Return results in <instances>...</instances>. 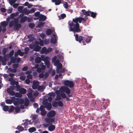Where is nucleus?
Returning a JSON list of instances; mask_svg holds the SVG:
<instances>
[{
  "label": "nucleus",
  "mask_w": 133,
  "mask_h": 133,
  "mask_svg": "<svg viewBox=\"0 0 133 133\" xmlns=\"http://www.w3.org/2000/svg\"><path fill=\"white\" fill-rule=\"evenodd\" d=\"M82 21L81 17L73 18L72 22L69 21L68 23L69 26V30L70 31L74 32V35H75L76 32H81V29L79 28V24L78 22L80 23Z\"/></svg>",
  "instance_id": "nucleus-1"
},
{
  "label": "nucleus",
  "mask_w": 133,
  "mask_h": 133,
  "mask_svg": "<svg viewBox=\"0 0 133 133\" xmlns=\"http://www.w3.org/2000/svg\"><path fill=\"white\" fill-rule=\"evenodd\" d=\"M74 35L75 36L76 40L77 41H78L80 43L82 42L84 45L86 44L84 39L85 40L86 43H88L90 42L92 39V37L90 36H87L83 37L80 36L78 37V35L77 34H75V35Z\"/></svg>",
  "instance_id": "nucleus-2"
},
{
  "label": "nucleus",
  "mask_w": 133,
  "mask_h": 133,
  "mask_svg": "<svg viewBox=\"0 0 133 133\" xmlns=\"http://www.w3.org/2000/svg\"><path fill=\"white\" fill-rule=\"evenodd\" d=\"M42 57V61L44 62V64L48 68L50 67V62L49 61V57L48 56L45 57L43 55L41 56Z\"/></svg>",
  "instance_id": "nucleus-3"
},
{
  "label": "nucleus",
  "mask_w": 133,
  "mask_h": 133,
  "mask_svg": "<svg viewBox=\"0 0 133 133\" xmlns=\"http://www.w3.org/2000/svg\"><path fill=\"white\" fill-rule=\"evenodd\" d=\"M74 81H70L68 80L65 81L64 82V85L68 87H69L70 88H72L74 85Z\"/></svg>",
  "instance_id": "nucleus-4"
},
{
  "label": "nucleus",
  "mask_w": 133,
  "mask_h": 133,
  "mask_svg": "<svg viewBox=\"0 0 133 133\" xmlns=\"http://www.w3.org/2000/svg\"><path fill=\"white\" fill-rule=\"evenodd\" d=\"M24 14L22 13L20 14L18 17V18H21L20 22L21 23L24 22L27 19V17L26 16H24Z\"/></svg>",
  "instance_id": "nucleus-5"
},
{
  "label": "nucleus",
  "mask_w": 133,
  "mask_h": 133,
  "mask_svg": "<svg viewBox=\"0 0 133 133\" xmlns=\"http://www.w3.org/2000/svg\"><path fill=\"white\" fill-rule=\"evenodd\" d=\"M10 60L12 63H18L20 62L21 58L20 57L16 58L14 56H12L10 58Z\"/></svg>",
  "instance_id": "nucleus-6"
},
{
  "label": "nucleus",
  "mask_w": 133,
  "mask_h": 133,
  "mask_svg": "<svg viewBox=\"0 0 133 133\" xmlns=\"http://www.w3.org/2000/svg\"><path fill=\"white\" fill-rule=\"evenodd\" d=\"M60 89L61 92H65L67 94H69L70 92V89L66 87H62L60 88Z\"/></svg>",
  "instance_id": "nucleus-7"
},
{
  "label": "nucleus",
  "mask_w": 133,
  "mask_h": 133,
  "mask_svg": "<svg viewBox=\"0 0 133 133\" xmlns=\"http://www.w3.org/2000/svg\"><path fill=\"white\" fill-rule=\"evenodd\" d=\"M21 26L20 24L18 23V22L16 21H14V29L15 30H18Z\"/></svg>",
  "instance_id": "nucleus-8"
},
{
  "label": "nucleus",
  "mask_w": 133,
  "mask_h": 133,
  "mask_svg": "<svg viewBox=\"0 0 133 133\" xmlns=\"http://www.w3.org/2000/svg\"><path fill=\"white\" fill-rule=\"evenodd\" d=\"M31 120H29L28 119L25 120V122L23 124H22L21 125H24L25 126L24 128H26V127L29 125L32 124V122H31Z\"/></svg>",
  "instance_id": "nucleus-9"
},
{
  "label": "nucleus",
  "mask_w": 133,
  "mask_h": 133,
  "mask_svg": "<svg viewBox=\"0 0 133 133\" xmlns=\"http://www.w3.org/2000/svg\"><path fill=\"white\" fill-rule=\"evenodd\" d=\"M56 112L54 110H51L49 111L47 114V116L49 117H52L55 115Z\"/></svg>",
  "instance_id": "nucleus-10"
},
{
  "label": "nucleus",
  "mask_w": 133,
  "mask_h": 133,
  "mask_svg": "<svg viewBox=\"0 0 133 133\" xmlns=\"http://www.w3.org/2000/svg\"><path fill=\"white\" fill-rule=\"evenodd\" d=\"M13 87H11V89L10 88H8L7 89V92L11 96H14L15 94V92L13 90Z\"/></svg>",
  "instance_id": "nucleus-11"
},
{
  "label": "nucleus",
  "mask_w": 133,
  "mask_h": 133,
  "mask_svg": "<svg viewBox=\"0 0 133 133\" xmlns=\"http://www.w3.org/2000/svg\"><path fill=\"white\" fill-rule=\"evenodd\" d=\"M45 120L47 123H50V122L53 123L54 122L55 118H46L45 119Z\"/></svg>",
  "instance_id": "nucleus-12"
},
{
  "label": "nucleus",
  "mask_w": 133,
  "mask_h": 133,
  "mask_svg": "<svg viewBox=\"0 0 133 133\" xmlns=\"http://www.w3.org/2000/svg\"><path fill=\"white\" fill-rule=\"evenodd\" d=\"M44 104V105L45 108H47L48 110H50L51 109L52 106L51 103L46 102Z\"/></svg>",
  "instance_id": "nucleus-13"
},
{
  "label": "nucleus",
  "mask_w": 133,
  "mask_h": 133,
  "mask_svg": "<svg viewBox=\"0 0 133 133\" xmlns=\"http://www.w3.org/2000/svg\"><path fill=\"white\" fill-rule=\"evenodd\" d=\"M82 12L83 13V14L87 16H90V13L91 11H87L84 10H82Z\"/></svg>",
  "instance_id": "nucleus-14"
},
{
  "label": "nucleus",
  "mask_w": 133,
  "mask_h": 133,
  "mask_svg": "<svg viewBox=\"0 0 133 133\" xmlns=\"http://www.w3.org/2000/svg\"><path fill=\"white\" fill-rule=\"evenodd\" d=\"M41 61H42V57H40L39 56L36 57L35 59V62L37 64L40 63Z\"/></svg>",
  "instance_id": "nucleus-15"
},
{
  "label": "nucleus",
  "mask_w": 133,
  "mask_h": 133,
  "mask_svg": "<svg viewBox=\"0 0 133 133\" xmlns=\"http://www.w3.org/2000/svg\"><path fill=\"white\" fill-rule=\"evenodd\" d=\"M39 21H43L45 20L46 19L45 16L42 14L40 15L39 16Z\"/></svg>",
  "instance_id": "nucleus-16"
},
{
  "label": "nucleus",
  "mask_w": 133,
  "mask_h": 133,
  "mask_svg": "<svg viewBox=\"0 0 133 133\" xmlns=\"http://www.w3.org/2000/svg\"><path fill=\"white\" fill-rule=\"evenodd\" d=\"M38 81H36L34 82H33L32 85V88L34 89H36L38 85Z\"/></svg>",
  "instance_id": "nucleus-17"
},
{
  "label": "nucleus",
  "mask_w": 133,
  "mask_h": 133,
  "mask_svg": "<svg viewBox=\"0 0 133 133\" xmlns=\"http://www.w3.org/2000/svg\"><path fill=\"white\" fill-rule=\"evenodd\" d=\"M55 128V126L53 125H51L49 126L48 128V130L50 131H54Z\"/></svg>",
  "instance_id": "nucleus-18"
},
{
  "label": "nucleus",
  "mask_w": 133,
  "mask_h": 133,
  "mask_svg": "<svg viewBox=\"0 0 133 133\" xmlns=\"http://www.w3.org/2000/svg\"><path fill=\"white\" fill-rule=\"evenodd\" d=\"M52 2H55V5H59L61 3V0H52Z\"/></svg>",
  "instance_id": "nucleus-19"
},
{
  "label": "nucleus",
  "mask_w": 133,
  "mask_h": 133,
  "mask_svg": "<svg viewBox=\"0 0 133 133\" xmlns=\"http://www.w3.org/2000/svg\"><path fill=\"white\" fill-rule=\"evenodd\" d=\"M21 94H25L26 92V90L24 88H21L19 91Z\"/></svg>",
  "instance_id": "nucleus-20"
},
{
  "label": "nucleus",
  "mask_w": 133,
  "mask_h": 133,
  "mask_svg": "<svg viewBox=\"0 0 133 133\" xmlns=\"http://www.w3.org/2000/svg\"><path fill=\"white\" fill-rule=\"evenodd\" d=\"M14 110H15V112H14L15 114H16L18 113L20 110V108L19 107H14Z\"/></svg>",
  "instance_id": "nucleus-21"
},
{
  "label": "nucleus",
  "mask_w": 133,
  "mask_h": 133,
  "mask_svg": "<svg viewBox=\"0 0 133 133\" xmlns=\"http://www.w3.org/2000/svg\"><path fill=\"white\" fill-rule=\"evenodd\" d=\"M47 49L45 47H44L42 48L41 51V52L42 54H46Z\"/></svg>",
  "instance_id": "nucleus-22"
},
{
  "label": "nucleus",
  "mask_w": 133,
  "mask_h": 133,
  "mask_svg": "<svg viewBox=\"0 0 133 133\" xmlns=\"http://www.w3.org/2000/svg\"><path fill=\"white\" fill-rule=\"evenodd\" d=\"M41 47L39 45H37L34 48V50L36 51H38L40 50Z\"/></svg>",
  "instance_id": "nucleus-23"
},
{
  "label": "nucleus",
  "mask_w": 133,
  "mask_h": 133,
  "mask_svg": "<svg viewBox=\"0 0 133 133\" xmlns=\"http://www.w3.org/2000/svg\"><path fill=\"white\" fill-rule=\"evenodd\" d=\"M50 42L52 44H55L56 42V37H54L51 38L50 40Z\"/></svg>",
  "instance_id": "nucleus-24"
},
{
  "label": "nucleus",
  "mask_w": 133,
  "mask_h": 133,
  "mask_svg": "<svg viewBox=\"0 0 133 133\" xmlns=\"http://www.w3.org/2000/svg\"><path fill=\"white\" fill-rule=\"evenodd\" d=\"M28 130L29 132L31 133L35 131L36 130V129L35 127H32L29 129Z\"/></svg>",
  "instance_id": "nucleus-25"
},
{
  "label": "nucleus",
  "mask_w": 133,
  "mask_h": 133,
  "mask_svg": "<svg viewBox=\"0 0 133 133\" xmlns=\"http://www.w3.org/2000/svg\"><path fill=\"white\" fill-rule=\"evenodd\" d=\"M1 24L3 27H5L8 24V22L5 21H4L1 22Z\"/></svg>",
  "instance_id": "nucleus-26"
},
{
  "label": "nucleus",
  "mask_w": 133,
  "mask_h": 133,
  "mask_svg": "<svg viewBox=\"0 0 133 133\" xmlns=\"http://www.w3.org/2000/svg\"><path fill=\"white\" fill-rule=\"evenodd\" d=\"M17 52L18 54L21 56H22L24 55V53L23 52H22L21 50L20 49L18 50Z\"/></svg>",
  "instance_id": "nucleus-27"
},
{
  "label": "nucleus",
  "mask_w": 133,
  "mask_h": 133,
  "mask_svg": "<svg viewBox=\"0 0 133 133\" xmlns=\"http://www.w3.org/2000/svg\"><path fill=\"white\" fill-rule=\"evenodd\" d=\"M52 33L51 30L50 29H47L46 32V34L48 35H49L51 34Z\"/></svg>",
  "instance_id": "nucleus-28"
},
{
  "label": "nucleus",
  "mask_w": 133,
  "mask_h": 133,
  "mask_svg": "<svg viewBox=\"0 0 133 133\" xmlns=\"http://www.w3.org/2000/svg\"><path fill=\"white\" fill-rule=\"evenodd\" d=\"M8 70L9 71H10L12 73H15L17 71L16 69H12L10 68H9Z\"/></svg>",
  "instance_id": "nucleus-29"
},
{
  "label": "nucleus",
  "mask_w": 133,
  "mask_h": 133,
  "mask_svg": "<svg viewBox=\"0 0 133 133\" xmlns=\"http://www.w3.org/2000/svg\"><path fill=\"white\" fill-rule=\"evenodd\" d=\"M29 99L27 98L25 99L24 103V105L27 106L29 105Z\"/></svg>",
  "instance_id": "nucleus-30"
},
{
  "label": "nucleus",
  "mask_w": 133,
  "mask_h": 133,
  "mask_svg": "<svg viewBox=\"0 0 133 133\" xmlns=\"http://www.w3.org/2000/svg\"><path fill=\"white\" fill-rule=\"evenodd\" d=\"M16 129L20 131H22L24 130V129L21 126L18 125Z\"/></svg>",
  "instance_id": "nucleus-31"
},
{
  "label": "nucleus",
  "mask_w": 133,
  "mask_h": 133,
  "mask_svg": "<svg viewBox=\"0 0 133 133\" xmlns=\"http://www.w3.org/2000/svg\"><path fill=\"white\" fill-rule=\"evenodd\" d=\"M14 110V107L13 106L11 105L10 107V109L8 111L9 113L12 112Z\"/></svg>",
  "instance_id": "nucleus-32"
},
{
  "label": "nucleus",
  "mask_w": 133,
  "mask_h": 133,
  "mask_svg": "<svg viewBox=\"0 0 133 133\" xmlns=\"http://www.w3.org/2000/svg\"><path fill=\"white\" fill-rule=\"evenodd\" d=\"M97 14L96 13L91 11L90 13V14L91 15L90 16L93 18H95L96 17Z\"/></svg>",
  "instance_id": "nucleus-33"
},
{
  "label": "nucleus",
  "mask_w": 133,
  "mask_h": 133,
  "mask_svg": "<svg viewBox=\"0 0 133 133\" xmlns=\"http://www.w3.org/2000/svg\"><path fill=\"white\" fill-rule=\"evenodd\" d=\"M5 102L6 104H10L12 103V100L9 99H7L5 100Z\"/></svg>",
  "instance_id": "nucleus-34"
},
{
  "label": "nucleus",
  "mask_w": 133,
  "mask_h": 133,
  "mask_svg": "<svg viewBox=\"0 0 133 133\" xmlns=\"http://www.w3.org/2000/svg\"><path fill=\"white\" fill-rule=\"evenodd\" d=\"M52 106L54 107H56L57 106L58 103L57 102L53 101L52 103Z\"/></svg>",
  "instance_id": "nucleus-35"
},
{
  "label": "nucleus",
  "mask_w": 133,
  "mask_h": 133,
  "mask_svg": "<svg viewBox=\"0 0 133 133\" xmlns=\"http://www.w3.org/2000/svg\"><path fill=\"white\" fill-rule=\"evenodd\" d=\"M44 25V23L40 22L38 24V26L39 28L43 27Z\"/></svg>",
  "instance_id": "nucleus-36"
},
{
  "label": "nucleus",
  "mask_w": 133,
  "mask_h": 133,
  "mask_svg": "<svg viewBox=\"0 0 133 133\" xmlns=\"http://www.w3.org/2000/svg\"><path fill=\"white\" fill-rule=\"evenodd\" d=\"M23 12L25 15H28L30 14L29 10H27L25 8L23 10Z\"/></svg>",
  "instance_id": "nucleus-37"
},
{
  "label": "nucleus",
  "mask_w": 133,
  "mask_h": 133,
  "mask_svg": "<svg viewBox=\"0 0 133 133\" xmlns=\"http://www.w3.org/2000/svg\"><path fill=\"white\" fill-rule=\"evenodd\" d=\"M17 0H9V3L11 5H12L13 4L16 2Z\"/></svg>",
  "instance_id": "nucleus-38"
},
{
  "label": "nucleus",
  "mask_w": 133,
  "mask_h": 133,
  "mask_svg": "<svg viewBox=\"0 0 133 133\" xmlns=\"http://www.w3.org/2000/svg\"><path fill=\"white\" fill-rule=\"evenodd\" d=\"M62 65L61 63H59L57 66V69L59 70L62 68Z\"/></svg>",
  "instance_id": "nucleus-39"
},
{
  "label": "nucleus",
  "mask_w": 133,
  "mask_h": 133,
  "mask_svg": "<svg viewBox=\"0 0 133 133\" xmlns=\"http://www.w3.org/2000/svg\"><path fill=\"white\" fill-rule=\"evenodd\" d=\"M15 96L16 97H21L22 96V95L19 92H16V93H15Z\"/></svg>",
  "instance_id": "nucleus-40"
},
{
  "label": "nucleus",
  "mask_w": 133,
  "mask_h": 133,
  "mask_svg": "<svg viewBox=\"0 0 133 133\" xmlns=\"http://www.w3.org/2000/svg\"><path fill=\"white\" fill-rule=\"evenodd\" d=\"M9 106L6 105L4 106L3 107V110L4 111H7L9 109Z\"/></svg>",
  "instance_id": "nucleus-41"
},
{
  "label": "nucleus",
  "mask_w": 133,
  "mask_h": 133,
  "mask_svg": "<svg viewBox=\"0 0 133 133\" xmlns=\"http://www.w3.org/2000/svg\"><path fill=\"white\" fill-rule=\"evenodd\" d=\"M59 106L60 107H62L63 105V104L61 101H58L57 102Z\"/></svg>",
  "instance_id": "nucleus-42"
},
{
  "label": "nucleus",
  "mask_w": 133,
  "mask_h": 133,
  "mask_svg": "<svg viewBox=\"0 0 133 133\" xmlns=\"http://www.w3.org/2000/svg\"><path fill=\"white\" fill-rule=\"evenodd\" d=\"M61 96L59 95H57L55 98V100L57 101H58L61 100Z\"/></svg>",
  "instance_id": "nucleus-43"
},
{
  "label": "nucleus",
  "mask_w": 133,
  "mask_h": 133,
  "mask_svg": "<svg viewBox=\"0 0 133 133\" xmlns=\"http://www.w3.org/2000/svg\"><path fill=\"white\" fill-rule=\"evenodd\" d=\"M14 22L12 21H11L9 23V26L10 28L12 27L13 25H14Z\"/></svg>",
  "instance_id": "nucleus-44"
},
{
  "label": "nucleus",
  "mask_w": 133,
  "mask_h": 133,
  "mask_svg": "<svg viewBox=\"0 0 133 133\" xmlns=\"http://www.w3.org/2000/svg\"><path fill=\"white\" fill-rule=\"evenodd\" d=\"M19 66V65L18 64H14L12 65L13 68L14 69H16Z\"/></svg>",
  "instance_id": "nucleus-45"
},
{
  "label": "nucleus",
  "mask_w": 133,
  "mask_h": 133,
  "mask_svg": "<svg viewBox=\"0 0 133 133\" xmlns=\"http://www.w3.org/2000/svg\"><path fill=\"white\" fill-rule=\"evenodd\" d=\"M66 17V15L64 14H63L61 15V16L59 17V18H61L62 19H63Z\"/></svg>",
  "instance_id": "nucleus-46"
},
{
  "label": "nucleus",
  "mask_w": 133,
  "mask_h": 133,
  "mask_svg": "<svg viewBox=\"0 0 133 133\" xmlns=\"http://www.w3.org/2000/svg\"><path fill=\"white\" fill-rule=\"evenodd\" d=\"M46 112L45 110L41 111V115L42 116H44L46 114Z\"/></svg>",
  "instance_id": "nucleus-47"
},
{
  "label": "nucleus",
  "mask_w": 133,
  "mask_h": 133,
  "mask_svg": "<svg viewBox=\"0 0 133 133\" xmlns=\"http://www.w3.org/2000/svg\"><path fill=\"white\" fill-rule=\"evenodd\" d=\"M35 25L33 23H30L29 24V27L31 28H32L34 27Z\"/></svg>",
  "instance_id": "nucleus-48"
},
{
  "label": "nucleus",
  "mask_w": 133,
  "mask_h": 133,
  "mask_svg": "<svg viewBox=\"0 0 133 133\" xmlns=\"http://www.w3.org/2000/svg\"><path fill=\"white\" fill-rule=\"evenodd\" d=\"M19 104H22L24 103V100L23 99H20L18 101Z\"/></svg>",
  "instance_id": "nucleus-49"
},
{
  "label": "nucleus",
  "mask_w": 133,
  "mask_h": 133,
  "mask_svg": "<svg viewBox=\"0 0 133 133\" xmlns=\"http://www.w3.org/2000/svg\"><path fill=\"white\" fill-rule=\"evenodd\" d=\"M32 119L35 120L37 118V115L36 114H34L33 115H32Z\"/></svg>",
  "instance_id": "nucleus-50"
},
{
  "label": "nucleus",
  "mask_w": 133,
  "mask_h": 133,
  "mask_svg": "<svg viewBox=\"0 0 133 133\" xmlns=\"http://www.w3.org/2000/svg\"><path fill=\"white\" fill-rule=\"evenodd\" d=\"M40 12L39 11H37L35 13V15L36 17H38L39 16Z\"/></svg>",
  "instance_id": "nucleus-51"
},
{
  "label": "nucleus",
  "mask_w": 133,
  "mask_h": 133,
  "mask_svg": "<svg viewBox=\"0 0 133 133\" xmlns=\"http://www.w3.org/2000/svg\"><path fill=\"white\" fill-rule=\"evenodd\" d=\"M108 106V104L106 103H105V102L103 103V108L104 109H105L106 108V107Z\"/></svg>",
  "instance_id": "nucleus-52"
},
{
  "label": "nucleus",
  "mask_w": 133,
  "mask_h": 133,
  "mask_svg": "<svg viewBox=\"0 0 133 133\" xmlns=\"http://www.w3.org/2000/svg\"><path fill=\"white\" fill-rule=\"evenodd\" d=\"M16 90L17 91H19V90L21 88V87L20 85H16Z\"/></svg>",
  "instance_id": "nucleus-53"
},
{
  "label": "nucleus",
  "mask_w": 133,
  "mask_h": 133,
  "mask_svg": "<svg viewBox=\"0 0 133 133\" xmlns=\"http://www.w3.org/2000/svg\"><path fill=\"white\" fill-rule=\"evenodd\" d=\"M43 86H39L38 87L37 89L38 91H41L42 90H43L44 89Z\"/></svg>",
  "instance_id": "nucleus-54"
},
{
  "label": "nucleus",
  "mask_w": 133,
  "mask_h": 133,
  "mask_svg": "<svg viewBox=\"0 0 133 133\" xmlns=\"http://www.w3.org/2000/svg\"><path fill=\"white\" fill-rule=\"evenodd\" d=\"M52 50V48L51 47H49L47 49V50L46 52V54L50 52Z\"/></svg>",
  "instance_id": "nucleus-55"
},
{
  "label": "nucleus",
  "mask_w": 133,
  "mask_h": 133,
  "mask_svg": "<svg viewBox=\"0 0 133 133\" xmlns=\"http://www.w3.org/2000/svg\"><path fill=\"white\" fill-rule=\"evenodd\" d=\"M23 7L22 6H19L18 8V10L19 11L21 12L22 11V10L23 9Z\"/></svg>",
  "instance_id": "nucleus-56"
},
{
  "label": "nucleus",
  "mask_w": 133,
  "mask_h": 133,
  "mask_svg": "<svg viewBox=\"0 0 133 133\" xmlns=\"http://www.w3.org/2000/svg\"><path fill=\"white\" fill-rule=\"evenodd\" d=\"M27 95L28 96V97L29 98H30L31 97H33L32 95V93H28L27 94Z\"/></svg>",
  "instance_id": "nucleus-57"
},
{
  "label": "nucleus",
  "mask_w": 133,
  "mask_h": 133,
  "mask_svg": "<svg viewBox=\"0 0 133 133\" xmlns=\"http://www.w3.org/2000/svg\"><path fill=\"white\" fill-rule=\"evenodd\" d=\"M61 96L63 98H65L66 97V96L65 94L64 93H61Z\"/></svg>",
  "instance_id": "nucleus-58"
},
{
  "label": "nucleus",
  "mask_w": 133,
  "mask_h": 133,
  "mask_svg": "<svg viewBox=\"0 0 133 133\" xmlns=\"http://www.w3.org/2000/svg\"><path fill=\"white\" fill-rule=\"evenodd\" d=\"M6 49L5 48H4L3 49L2 51L3 54L4 55L6 53Z\"/></svg>",
  "instance_id": "nucleus-59"
},
{
  "label": "nucleus",
  "mask_w": 133,
  "mask_h": 133,
  "mask_svg": "<svg viewBox=\"0 0 133 133\" xmlns=\"http://www.w3.org/2000/svg\"><path fill=\"white\" fill-rule=\"evenodd\" d=\"M29 50V48L28 47L25 48V53L26 54H27L28 53V51Z\"/></svg>",
  "instance_id": "nucleus-60"
},
{
  "label": "nucleus",
  "mask_w": 133,
  "mask_h": 133,
  "mask_svg": "<svg viewBox=\"0 0 133 133\" xmlns=\"http://www.w3.org/2000/svg\"><path fill=\"white\" fill-rule=\"evenodd\" d=\"M27 78L28 79H31L32 78V75H28L27 76Z\"/></svg>",
  "instance_id": "nucleus-61"
},
{
  "label": "nucleus",
  "mask_w": 133,
  "mask_h": 133,
  "mask_svg": "<svg viewBox=\"0 0 133 133\" xmlns=\"http://www.w3.org/2000/svg\"><path fill=\"white\" fill-rule=\"evenodd\" d=\"M12 5L14 8H17L18 5V3L14 4H13Z\"/></svg>",
  "instance_id": "nucleus-62"
},
{
  "label": "nucleus",
  "mask_w": 133,
  "mask_h": 133,
  "mask_svg": "<svg viewBox=\"0 0 133 133\" xmlns=\"http://www.w3.org/2000/svg\"><path fill=\"white\" fill-rule=\"evenodd\" d=\"M14 53V50H12L10 51L9 53V55L10 56H11L13 55Z\"/></svg>",
  "instance_id": "nucleus-63"
},
{
  "label": "nucleus",
  "mask_w": 133,
  "mask_h": 133,
  "mask_svg": "<svg viewBox=\"0 0 133 133\" xmlns=\"http://www.w3.org/2000/svg\"><path fill=\"white\" fill-rule=\"evenodd\" d=\"M25 76H21L19 78L22 81L24 80L25 79Z\"/></svg>",
  "instance_id": "nucleus-64"
}]
</instances>
